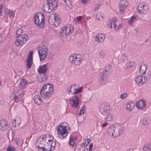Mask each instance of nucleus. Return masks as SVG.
I'll list each match as a JSON object with an SVG mask.
<instances>
[{
	"label": "nucleus",
	"mask_w": 151,
	"mask_h": 151,
	"mask_svg": "<svg viewBox=\"0 0 151 151\" xmlns=\"http://www.w3.org/2000/svg\"><path fill=\"white\" fill-rule=\"evenodd\" d=\"M38 53L40 61L43 60L48 53V49L46 46L45 45L42 46L38 50Z\"/></svg>",
	"instance_id": "423d86ee"
},
{
	"label": "nucleus",
	"mask_w": 151,
	"mask_h": 151,
	"mask_svg": "<svg viewBox=\"0 0 151 151\" xmlns=\"http://www.w3.org/2000/svg\"><path fill=\"white\" fill-rule=\"evenodd\" d=\"M27 36L25 34H19V46L24 45L27 41Z\"/></svg>",
	"instance_id": "dca6fc26"
},
{
	"label": "nucleus",
	"mask_w": 151,
	"mask_h": 151,
	"mask_svg": "<svg viewBox=\"0 0 151 151\" xmlns=\"http://www.w3.org/2000/svg\"><path fill=\"white\" fill-rule=\"evenodd\" d=\"M47 8L48 9L47 12H51L52 11H54L57 8L58 1L55 0H47Z\"/></svg>",
	"instance_id": "39448f33"
},
{
	"label": "nucleus",
	"mask_w": 151,
	"mask_h": 151,
	"mask_svg": "<svg viewBox=\"0 0 151 151\" xmlns=\"http://www.w3.org/2000/svg\"><path fill=\"white\" fill-rule=\"evenodd\" d=\"M82 2L84 4H86V1H88L87 0H82Z\"/></svg>",
	"instance_id": "e2e57ef3"
},
{
	"label": "nucleus",
	"mask_w": 151,
	"mask_h": 151,
	"mask_svg": "<svg viewBox=\"0 0 151 151\" xmlns=\"http://www.w3.org/2000/svg\"><path fill=\"white\" fill-rule=\"evenodd\" d=\"M113 24L112 21L111 20L109 22V24L108 25V26L109 27L110 26V29H111L112 28V24Z\"/></svg>",
	"instance_id": "de8ad7c7"
},
{
	"label": "nucleus",
	"mask_w": 151,
	"mask_h": 151,
	"mask_svg": "<svg viewBox=\"0 0 151 151\" xmlns=\"http://www.w3.org/2000/svg\"><path fill=\"white\" fill-rule=\"evenodd\" d=\"M112 68L110 65H108L106 67V70H109L111 71L112 70Z\"/></svg>",
	"instance_id": "3c124183"
},
{
	"label": "nucleus",
	"mask_w": 151,
	"mask_h": 151,
	"mask_svg": "<svg viewBox=\"0 0 151 151\" xmlns=\"http://www.w3.org/2000/svg\"><path fill=\"white\" fill-rule=\"evenodd\" d=\"M88 148H85L84 150H83L82 151H88Z\"/></svg>",
	"instance_id": "774afa93"
},
{
	"label": "nucleus",
	"mask_w": 151,
	"mask_h": 151,
	"mask_svg": "<svg viewBox=\"0 0 151 151\" xmlns=\"http://www.w3.org/2000/svg\"><path fill=\"white\" fill-rule=\"evenodd\" d=\"M134 63L133 62L129 61V62L127 63L126 66L127 68H129L131 67L133 65Z\"/></svg>",
	"instance_id": "ea45409f"
},
{
	"label": "nucleus",
	"mask_w": 151,
	"mask_h": 151,
	"mask_svg": "<svg viewBox=\"0 0 151 151\" xmlns=\"http://www.w3.org/2000/svg\"><path fill=\"white\" fill-rule=\"evenodd\" d=\"M67 124L66 122H63L62 124H60L57 127L56 130L59 134V136L61 139H63L68 134V133L66 128L67 127L65 126V124Z\"/></svg>",
	"instance_id": "7ed1b4c3"
},
{
	"label": "nucleus",
	"mask_w": 151,
	"mask_h": 151,
	"mask_svg": "<svg viewBox=\"0 0 151 151\" xmlns=\"http://www.w3.org/2000/svg\"><path fill=\"white\" fill-rule=\"evenodd\" d=\"M58 19H59L57 17V16L55 17V16H54V20L55 21H57Z\"/></svg>",
	"instance_id": "338daca9"
},
{
	"label": "nucleus",
	"mask_w": 151,
	"mask_h": 151,
	"mask_svg": "<svg viewBox=\"0 0 151 151\" xmlns=\"http://www.w3.org/2000/svg\"><path fill=\"white\" fill-rule=\"evenodd\" d=\"M33 100L38 105H40L42 104V99L38 95H35Z\"/></svg>",
	"instance_id": "aec40b11"
},
{
	"label": "nucleus",
	"mask_w": 151,
	"mask_h": 151,
	"mask_svg": "<svg viewBox=\"0 0 151 151\" xmlns=\"http://www.w3.org/2000/svg\"><path fill=\"white\" fill-rule=\"evenodd\" d=\"M29 55L28 58L33 59L32 55L33 54V52L32 51H29Z\"/></svg>",
	"instance_id": "09e8293b"
},
{
	"label": "nucleus",
	"mask_w": 151,
	"mask_h": 151,
	"mask_svg": "<svg viewBox=\"0 0 151 151\" xmlns=\"http://www.w3.org/2000/svg\"><path fill=\"white\" fill-rule=\"evenodd\" d=\"M119 12L121 14H124V7H119Z\"/></svg>",
	"instance_id": "c03bdc74"
},
{
	"label": "nucleus",
	"mask_w": 151,
	"mask_h": 151,
	"mask_svg": "<svg viewBox=\"0 0 151 151\" xmlns=\"http://www.w3.org/2000/svg\"><path fill=\"white\" fill-rule=\"evenodd\" d=\"M73 27L70 25H65L60 29V32L61 35L63 37L67 36L70 34H71L73 32Z\"/></svg>",
	"instance_id": "20e7f679"
},
{
	"label": "nucleus",
	"mask_w": 151,
	"mask_h": 151,
	"mask_svg": "<svg viewBox=\"0 0 151 151\" xmlns=\"http://www.w3.org/2000/svg\"><path fill=\"white\" fill-rule=\"evenodd\" d=\"M143 151H151V143L144 146L142 147Z\"/></svg>",
	"instance_id": "393cba45"
},
{
	"label": "nucleus",
	"mask_w": 151,
	"mask_h": 151,
	"mask_svg": "<svg viewBox=\"0 0 151 151\" xmlns=\"http://www.w3.org/2000/svg\"><path fill=\"white\" fill-rule=\"evenodd\" d=\"M46 73L41 74V78L38 79V81L40 82H44L47 80L48 77L45 74Z\"/></svg>",
	"instance_id": "5701e85b"
},
{
	"label": "nucleus",
	"mask_w": 151,
	"mask_h": 151,
	"mask_svg": "<svg viewBox=\"0 0 151 151\" xmlns=\"http://www.w3.org/2000/svg\"><path fill=\"white\" fill-rule=\"evenodd\" d=\"M81 59L82 56L81 55L73 54L70 57L69 60L71 63L77 65L80 63Z\"/></svg>",
	"instance_id": "0eeeda50"
},
{
	"label": "nucleus",
	"mask_w": 151,
	"mask_h": 151,
	"mask_svg": "<svg viewBox=\"0 0 151 151\" xmlns=\"http://www.w3.org/2000/svg\"><path fill=\"white\" fill-rule=\"evenodd\" d=\"M79 95L73 96L69 99V102L71 106L74 108H76L79 104Z\"/></svg>",
	"instance_id": "9b49d317"
},
{
	"label": "nucleus",
	"mask_w": 151,
	"mask_h": 151,
	"mask_svg": "<svg viewBox=\"0 0 151 151\" xmlns=\"http://www.w3.org/2000/svg\"><path fill=\"white\" fill-rule=\"evenodd\" d=\"M122 132V127L119 125L114 127L110 130V132L111 134V136L113 137H117L119 136Z\"/></svg>",
	"instance_id": "6e6552de"
},
{
	"label": "nucleus",
	"mask_w": 151,
	"mask_h": 151,
	"mask_svg": "<svg viewBox=\"0 0 151 151\" xmlns=\"http://www.w3.org/2000/svg\"><path fill=\"white\" fill-rule=\"evenodd\" d=\"M127 93H124L121 94L120 96V98L122 99H124L127 96Z\"/></svg>",
	"instance_id": "37998d69"
},
{
	"label": "nucleus",
	"mask_w": 151,
	"mask_h": 151,
	"mask_svg": "<svg viewBox=\"0 0 151 151\" xmlns=\"http://www.w3.org/2000/svg\"><path fill=\"white\" fill-rule=\"evenodd\" d=\"M146 103L144 100H141L136 103V106L137 108L140 109H144L146 106Z\"/></svg>",
	"instance_id": "2eb2a0df"
},
{
	"label": "nucleus",
	"mask_w": 151,
	"mask_h": 151,
	"mask_svg": "<svg viewBox=\"0 0 151 151\" xmlns=\"http://www.w3.org/2000/svg\"><path fill=\"white\" fill-rule=\"evenodd\" d=\"M20 80L19 85H20L22 86H24L28 82V81L25 78H21Z\"/></svg>",
	"instance_id": "c85d7f7f"
},
{
	"label": "nucleus",
	"mask_w": 151,
	"mask_h": 151,
	"mask_svg": "<svg viewBox=\"0 0 151 151\" xmlns=\"http://www.w3.org/2000/svg\"><path fill=\"white\" fill-rule=\"evenodd\" d=\"M133 21H132L131 19L128 21L129 23L131 24H132L133 22Z\"/></svg>",
	"instance_id": "69168bd1"
},
{
	"label": "nucleus",
	"mask_w": 151,
	"mask_h": 151,
	"mask_svg": "<svg viewBox=\"0 0 151 151\" xmlns=\"http://www.w3.org/2000/svg\"><path fill=\"white\" fill-rule=\"evenodd\" d=\"M135 106L134 103L132 101L127 103L126 105V108L127 109L130 111Z\"/></svg>",
	"instance_id": "4be33fe9"
},
{
	"label": "nucleus",
	"mask_w": 151,
	"mask_h": 151,
	"mask_svg": "<svg viewBox=\"0 0 151 151\" xmlns=\"http://www.w3.org/2000/svg\"><path fill=\"white\" fill-rule=\"evenodd\" d=\"M138 12L140 14H146L148 11L147 5L144 3H140L137 7Z\"/></svg>",
	"instance_id": "9d476101"
},
{
	"label": "nucleus",
	"mask_w": 151,
	"mask_h": 151,
	"mask_svg": "<svg viewBox=\"0 0 151 151\" xmlns=\"http://www.w3.org/2000/svg\"><path fill=\"white\" fill-rule=\"evenodd\" d=\"M7 151H16V148L14 146H10L9 145L6 149Z\"/></svg>",
	"instance_id": "72a5a7b5"
},
{
	"label": "nucleus",
	"mask_w": 151,
	"mask_h": 151,
	"mask_svg": "<svg viewBox=\"0 0 151 151\" xmlns=\"http://www.w3.org/2000/svg\"><path fill=\"white\" fill-rule=\"evenodd\" d=\"M105 38L104 34H100L96 35L95 37V40L97 42H103Z\"/></svg>",
	"instance_id": "6ab92c4d"
},
{
	"label": "nucleus",
	"mask_w": 151,
	"mask_h": 151,
	"mask_svg": "<svg viewBox=\"0 0 151 151\" xmlns=\"http://www.w3.org/2000/svg\"><path fill=\"white\" fill-rule=\"evenodd\" d=\"M148 76L150 78H151V72H150L148 73Z\"/></svg>",
	"instance_id": "052dcab7"
},
{
	"label": "nucleus",
	"mask_w": 151,
	"mask_h": 151,
	"mask_svg": "<svg viewBox=\"0 0 151 151\" xmlns=\"http://www.w3.org/2000/svg\"><path fill=\"white\" fill-rule=\"evenodd\" d=\"M8 11H9V14L10 16L11 17H13L14 16V13L12 11H11V13H10V10H8Z\"/></svg>",
	"instance_id": "8fccbe9b"
},
{
	"label": "nucleus",
	"mask_w": 151,
	"mask_h": 151,
	"mask_svg": "<svg viewBox=\"0 0 151 151\" xmlns=\"http://www.w3.org/2000/svg\"><path fill=\"white\" fill-rule=\"evenodd\" d=\"M3 5L1 4L0 5V16H1V14L3 11Z\"/></svg>",
	"instance_id": "864d4df0"
},
{
	"label": "nucleus",
	"mask_w": 151,
	"mask_h": 151,
	"mask_svg": "<svg viewBox=\"0 0 151 151\" xmlns=\"http://www.w3.org/2000/svg\"><path fill=\"white\" fill-rule=\"evenodd\" d=\"M108 124V123L106 122L104 123L102 125V126L103 127H105L106 125L107 124Z\"/></svg>",
	"instance_id": "bf43d9fd"
},
{
	"label": "nucleus",
	"mask_w": 151,
	"mask_h": 151,
	"mask_svg": "<svg viewBox=\"0 0 151 151\" xmlns=\"http://www.w3.org/2000/svg\"><path fill=\"white\" fill-rule=\"evenodd\" d=\"M47 64H45L42 65H40L38 69V72L40 74L46 73L47 71Z\"/></svg>",
	"instance_id": "a211bd4d"
},
{
	"label": "nucleus",
	"mask_w": 151,
	"mask_h": 151,
	"mask_svg": "<svg viewBox=\"0 0 151 151\" xmlns=\"http://www.w3.org/2000/svg\"><path fill=\"white\" fill-rule=\"evenodd\" d=\"M48 85L49 86V89L47 91L49 93H51L52 94L53 93L54 89L53 86L51 84L48 83Z\"/></svg>",
	"instance_id": "7c9ffc66"
},
{
	"label": "nucleus",
	"mask_w": 151,
	"mask_h": 151,
	"mask_svg": "<svg viewBox=\"0 0 151 151\" xmlns=\"http://www.w3.org/2000/svg\"><path fill=\"white\" fill-rule=\"evenodd\" d=\"M47 85H48V84L47 85L45 84L43 86L41 89L40 91V94H42V92H45V91H46L45 90L47 88Z\"/></svg>",
	"instance_id": "2f4dec72"
},
{
	"label": "nucleus",
	"mask_w": 151,
	"mask_h": 151,
	"mask_svg": "<svg viewBox=\"0 0 151 151\" xmlns=\"http://www.w3.org/2000/svg\"><path fill=\"white\" fill-rule=\"evenodd\" d=\"M146 66L145 65H141L140 68V72L141 74H144L145 73L146 70Z\"/></svg>",
	"instance_id": "bb28decb"
},
{
	"label": "nucleus",
	"mask_w": 151,
	"mask_h": 151,
	"mask_svg": "<svg viewBox=\"0 0 151 151\" xmlns=\"http://www.w3.org/2000/svg\"><path fill=\"white\" fill-rule=\"evenodd\" d=\"M100 54L101 58H103V57H104L105 55L104 53L102 52H100Z\"/></svg>",
	"instance_id": "6e6d98bb"
},
{
	"label": "nucleus",
	"mask_w": 151,
	"mask_h": 151,
	"mask_svg": "<svg viewBox=\"0 0 151 151\" xmlns=\"http://www.w3.org/2000/svg\"><path fill=\"white\" fill-rule=\"evenodd\" d=\"M23 140L22 139H19V144H21V145L23 144Z\"/></svg>",
	"instance_id": "4d7b16f0"
},
{
	"label": "nucleus",
	"mask_w": 151,
	"mask_h": 151,
	"mask_svg": "<svg viewBox=\"0 0 151 151\" xmlns=\"http://www.w3.org/2000/svg\"><path fill=\"white\" fill-rule=\"evenodd\" d=\"M70 137H72L73 138V141H74V140L76 139H77V137H71L70 136Z\"/></svg>",
	"instance_id": "0e129e2a"
},
{
	"label": "nucleus",
	"mask_w": 151,
	"mask_h": 151,
	"mask_svg": "<svg viewBox=\"0 0 151 151\" xmlns=\"http://www.w3.org/2000/svg\"><path fill=\"white\" fill-rule=\"evenodd\" d=\"M96 19L99 21H101L103 19V16L101 15L100 13H98L96 14Z\"/></svg>",
	"instance_id": "473e14b6"
},
{
	"label": "nucleus",
	"mask_w": 151,
	"mask_h": 151,
	"mask_svg": "<svg viewBox=\"0 0 151 151\" xmlns=\"http://www.w3.org/2000/svg\"><path fill=\"white\" fill-rule=\"evenodd\" d=\"M142 123L144 125H147L148 124L147 120L146 118H144L142 120Z\"/></svg>",
	"instance_id": "79ce46f5"
},
{
	"label": "nucleus",
	"mask_w": 151,
	"mask_h": 151,
	"mask_svg": "<svg viewBox=\"0 0 151 151\" xmlns=\"http://www.w3.org/2000/svg\"><path fill=\"white\" fill-rule=\"evenodd\" d=\"M113 24L114 25V27L115 28H116V24L115 23V22L116 21V17H114L113 19V20H112Z\"/></svg>",
	"instance_id": "49530a36"
},
{
	"label": "nucleus",
	"mask_w": 151,
	"mask_h": 151,
	"mask_svg": "<svg viewBox=\"0 0 151 151\" xmlns=\"http://www.w3.org/2000/svg\"><path fill=\"white\" fill-rule=\"evenodd\" d=\"M136 17L135 16H133L131 19L133 21H134L136 19Z\"/></svg>",
	"instance_id": "680f3d73"
},
{
	"label": "nucleus",
	"mask_w": 151,
	"mask_h": 151,
	"mask_svg": "<svg viewBox=\"0 0 151 151\" xmlns=\"http://www.w3.org/2000/svg\"><path fill=\"white\" fill-rule=\"evenodd\" d=\"M49 137L53 139L52 136L47 134L45 135H42L37 139L35 144L37 147H38L39 151H48V148L45 147V142Z\"/></svg>",
	"instance_id": "f257e3e1"
},
{
	"label": "nucleus",
	"mask_w": 151,
	"mask_h": 151,
	"mask_svg": "<svg viewBox=\"0 0 151 151\" xmlns=\"http://www.w3.org/2000/svg\"><path fill=\"white\" fill-rule=\"evenodd\" d=\"M60 19H58L57 21H55L53 24V25H55V27H57L58 26L59 24H60Z\"/></svg>",
	"instance_id": "4c0bfd02"
},
{
	"label": "nucleus",
	"mask_w": 151,
	"mask_h": 151,
	"mask_svg": "<svg viewBox=\"0 0 151 151\" xmlns=\"http://www.w3.org/2000/svg\"><path fill=\"white\" fill-rule=\"evenodd\" d=\"M33 63V59L28 58L27 62L26 64V68L28 69L31 68Z\"/></svg>",
	"instance_id": "a878e982"
},
{
	"label": "nucleus",
	"mask_w": 151,
	"mask_h": 151,
	"mask_svg": "<svg viewBox=\"0 0 151 151\" xmlns=\"http://www.w3.org/2000/svg\"><path fill=\"white\" fill-rule=\"evenodd\" d=\"M19 30V29H18L16 31V35L17 37L14 42L15 44L17 46H19V34L18 33Z\"/></svg>",
	"instance_id": "c756f323"
},
{
	"label": "nucleus",
	"mask_w": 151,
	"mask_h": 151,
	"mask_svg": "<svg viewBox=\"0 0 151 151\" xmlns=\"http://www.w3.org/2000/svg\"><path fill=\"white\" fill-rule=\"evenodd\" d=\"M109 73V71L107 70H105L103 72L100 73L99 81L101 84L104 85L107 83V75Z\"/></svg>",
	"instance_id": "1a4fd4ad"
},
{
	"label": "nucleus",
	"mask_w": 151,
	"mask_h": 151,
	"mask_svg": "<svg viewBox=\"0 0 151 151\" xmlns=\"http://www.w3.org/2000/svg\"><path fill=\"white\" fill-rule=\"evenodd\" d=\"M93 147V145L91 143H90L89 146V151H92V149Z\"/></svg>",
	"instance_id": "603ef678"
},
{
	"label": "nucleus",
	"mask_w": 151,
	"mask_h": 151,
	"mask_svg": "<svg viewBox=\"0 0 151 151\" xmlns=\"http://www.w3.org/2000/svg\"><path fill=\"white\" fill-rule=\"evenodd\" d=\"M34 22L37 26L40 28H43L45 26V16L43 14L37 12L34 16Z\"/></svg>",
	"instance_id": "f03ea898"
},
{
	"label": "nucleus",
	"mask_w": 151,
	"mask_h": 151,
	"mask_svg": "<svg viewBox=\"0 0 151 151\" xmlns=\"http://www.w3.org/2000/svg\"><path fill=\"white\" fill-rule=\"evenodd\" d=\"M99 111L101 114L105 115L109 112L107 109V104L105 103L102 104L99 109Z\"/></svg>",
	"instance_id": "f3484780"
},
{
	"label": "nucleus",
	"mask_w": 151,
	"mask_h": 151,
	"mask_svg": "<svg viewBox=\"0 0 151 151\" xmlns=\"http://www.w3.org/2000/svg\"><path fill=\"white\" fill-rule=\"evenodd\" d=\"M12 125L14 127H19V123L18 121L16 122V120L14 119V121L12 122Z\"/></svg>",
	"instance_id": "c9c22d12"
},
{
	"label": "nucleus",
	"mask_w": 151,
	"mask_h": 151,
	"mask_svg": "<svg viewBox=\"0 0 151 151\" xmlns=\"http://www.w3.org/2000/svg\"><path fill=\"white\" fill-rule=\"evenodd\" d=\"M8 122L5 120H2L0 121V129L5 131L9 128Z\"/></svg>",
	"instance_id": "4468645a"
},
{
	"label": "nucleus",
	"mask_w": 151,
	"mask_h": 151,
	"mask_svg": "<svg viewBox=\"0 0 151 151\" xmlns=\"http://www.w3.org/2000/svg\"><path fill=\"white\" fill-rule=\"evenodd\" d=\"M76 85H71L70 86V91L72 90V91H76L77 90V88H75V87L76 86Z\"/></svg>",
	"instance_id": "a18cd8bd"
},
{
	"label": "nucleus",
	"mask_w": 151,
	"mask_h": 151,
	"mask_svg": "<svg viewBox=\"0 0 151 151\" xmlns=\"http://www.w3.org/2000/svg\"><path fill=\"white\" fill-rule=\"evenodd\" d=\"M91 140L90 138H87L85 140L83 143V144H81V146L83 147V146L84 147L86 146L90 142Z\"/></svg>",
	"instance_id": "cd10ccee"
},
{
	"label": "nucleus",
	"mask_w": 151,
	"mask_h": 151,
	"mask_svg": "<svg viewBox=\"0 0 151 151\" xmlns=\"http://www.w3.org/2000/svg\"><path fill=\"white\" fill-rule=\"evenodd\" d=\"M14 99L15 101H18L19 100V98L18 96L15 95Z\"/></svg>",
	"instance_id": "13d9d810"
},
{
	"label": "nucleus",
	"mask_w": 151,
	"mask_h": 151,
	"mask_svg": "<svg viewBox=\"0 0 151 151\" xmlns=\"http://www.w3.org/2000/svg\"><path fill=\"white\" fill-rule=\"evenodd\" d=\"M49 142H47V145L50 146L49 147L50 149H48V151H51L53 150L55 148V147L56 146V140L55 139H54L53 137V139H52V137H48V139L47 140Z\"/></svg>",
	"instance_id": "ddd939ff"
},
{
	"label": "nucleus",
	"mask_w": 151,
	"mask_h": 151,
	"mask_svg": "<svg viewBox=\"0 0 151 151\" xmlns=\"http://www.w3.org/2000/svg\"><path fill=\"white\" fill-rule=\"evenodd\" d=\"M73 138L72 137H70L69 140L68 142L69 145L71 146H73L74 145V141H73Z\"/></svg>",
	"instance_id": "58836bf2"
},
{
	"label": "nucleus",
	"mask_w": 151,
	"mask_h": 151,
	"mask_svg": "<svg viewBox=\"0 0 151 151\" xmlns=\"http://www.w3.org/2000/svg\"><path fill=\"white\" fill-rule=\"evenodd\" d=\"M52 94L51 93H49L48 91H45V92H42V94H40L42 97L47 99L49 98L51 96Z\"/></svg>",
	"instance_id": "412c9836"
},
{
	"label": "nucleus",
	"mask_w": 151,
	"mask_h": 151,
	"mask_svg": "<svg viewBox=\"0 0 151 151\" xmlns=\"http://www.w3.org/2000/svg\"><path fill=\"white\" fill-rule=\"evenodd\" d=\"M85 113V106H83L82 107L80 111V115H83Z\"/></svg>",
	"instance_id": "f704fd0d"
},
{
	"label": "nucleus",
	"mask_w": 151,
	"mask_h": 151,
	"mask_svg": "<svg viewBox=\"0 0 151 151\" xmlns=\"http://www.w3.org/2000/svg\"><path fill=\"white\" fill-rule=\"evenodd\" d=\"M106 114L107 115V117L106 118V120L108 121H111L112 119V117L111 115L109 112L107 113V114Z\"/></svg>",
	"instance_id": "e433bc0d"
},
{
	"label": "nucleus",
	"mask_w": 151,
	"mask_h": 151,
	"mask_svg": "<svg viewBox=\"0 0 151 151\" xmlns=\"http://www.w3.org/2000/svg\"><path fill=\"white\" fill-rule=\"evenodd\" d=\"M82 90V88L81 87H80L79 89H77L76 91H73L74 94L78 93L81 92Z\"/></svg>",
	"instance_id": "a19ab883"
},
{
	"label": "nucleus",
	"mask_w": 151,
	"mask_h": 151,
	"mask_svg": "<svg viewBox=\"0 0 151 151\" xmlns=\"http://www.w3.org/2000/svg\"><path fill=\"white\" fill-rule=\"evenodd\" d=\"M82 18V16H79L76 17V19L78 22L80 21Z\"/></svg>",
	"instance_id": "5fc2aeb1"
},
{
	"label": "nucleus",
	"mask_w": 151,
	"mask_h": 151,
	"mask_svg": "<svg viewBox=\"0 0 151 151\" xmlns=\"http://www.w3.org/2000/svg\"><path fill=\"white\" fill-rule=\"evenodd\" d=\"M135 82L137 84L141 86L147 83V79L144 76H139L135 79Z\"/></svg>",
	"instance_id": "f8f14e48"
},
{
	"label": "nucleus",
	"mask_w": 151,
	"mask_h": 151,
	"mask_svg": "<svg viewBox=\"0 0 151 151\" xmlns=\"http://www.w3.org/2000/svg\"><path fill=\"white\" fill-rule=\"evenodd\" d=\"M128 5V2L126 0H122L119 4V7H126Z\"/></svg>",
	"instance_id": "b1692460"
}]
</instances>
